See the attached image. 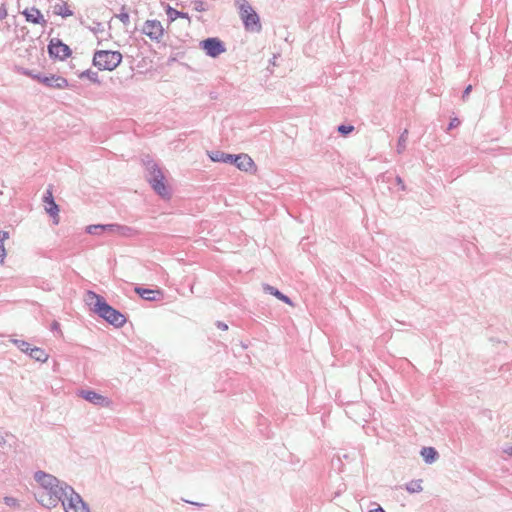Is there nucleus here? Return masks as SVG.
Segmentation results:
<instances>
[{"label": "nucleus", "instance_id": "obj_23", "mask_svg": "<svg viewBox=\"0 0 512 512\" xmlns=\"http://www.w3.org/2000/svg\"><path fill=\"white\" fill-rule=\"evenodd\" d=\"M136 293H138L142 298L146 300H154L152 296L155 291L143 288H135Z\"/></svg>", "mask_w": 512, "mask_h": 512}, {"label": "nucleus", "instance_id": "obj_14", "mask_svg": "<svg viewBox=\"0 0 512 512\" xmlns=\"http://www.w3.org/2000/svg\"><path fill=\"white\" fill-rule=\"evenodd\" d=\"M35 479L39 483L38 488L52 489L53 486L59 485V481L57 480V478L41 471L35 474Z\"/></svg>", "mask_w": 512, "mask_h": 512}, {"label": "nucleus", "instance_id": "obj_5", "mask_svg": "<svg viewBox=\"0 0 512 512\" xmlns=\"http://www.w3.org/2000/svg\"><path fill=\"white\" fill-rule=\"evenodd\" d=\"M64 494V490L61 486H53L52 489L49 488H38L35 492V496L37 501L47 508H52L57 506L58 502L61 500L62 495Z\"/></svg>", "mask_w": 512, "mask_h": 512}, {"label": "nucleus", "instance_id": "obj_27", "mask_svg": "<svg viewBox=\"0 0 512 512\" xmlns=\"http://www.w3.org/2000/svg\"><path fill=\"white\" fill-rule=\"evenodd\" d=\"M194 9L198 12L206 11V4L203 1H194Z\"/></svg>", "mask_w": 512, "mask_h": 512}, {"label": "nucleus", "instance_id": "obj_17", "mask_svg": "<svg viewBox=\"0 0 512 512\" xmlns=\"http://www.w3.org/2000/svg\"><path fill=\"white\" fill-rule=\"evenodd\" d=\"M53 12L56 15L62 16L64 18L70 17L73 15V11L70 9L69 5L65 2L56 4L53 7Z\"/></svg>", "mask_w": 512, "mask_h": 512}, {"label": "nucleus", "instance_id": "obj_34", "mask_svg": "<svg viewBox=\"0 0 512 512\" xmlns=\"http://www.w3.org/2000/svg\"><path fill=\"white\" fill-rule=\"evenodd\" d=\"M369 512H385L381 507H378L376 509L370 510Z\"/></svg>", "mask_w": 512, "mask_h": 512}, {"label": "nucleus", "instance_id": "obj_29", "mask_svg": "<svg viewBox=\"0 0 512 512\" xmlns=\"http://www.w3.org/2000/svg\"><path fill=\"white\" fill-rule=\"evenodd\" d=\"M234 156L230 154H221V161L223 162H234Z\"/></svg>", "mask_w": 512, "mask_h": 512}, {"label": "nucleus", "instance_id": "obj_32", "mask_svg": "<svg viewBox=\"0 0 512 512\" xmlns=\"http://www.w3.org/2000/svg\"><path fill=\"white\" fill-rule=\"evenodd\" d=\"M504 452H505L507 455H509V456H511V457H512V445L507 446V447L504 449Z\"/></svg>", "mask_w": 512, "mask_h": 512}, {"label": "nucleus", "instance_id": "obj_20", "mask_svg": "<svg viewBox=\"0 0 512 512\" xmlns=\"http://www.w3.org/2000/svg\"><path fill=\"white\" fill-rule=\"evenodd\" d=\"M9 238L7 231H0V263H3L6 257V250L4 247V241Z\"/></svg>", "mask_w": 512, "mask_h": 512}, {"label": "nucleus", "instance_id": "obj_12", "mask_svg": "<svg viewBox=\"0 0 512 512\" xmlns=\"http://www.w3.org/2000/svg\"><path fill=\"white\" fill-rule=\"evenodd\" d=\"M80 396L93 404L106 406V407L111 404V402L107 398H105L104 396H102L94 391L82 390V391H80Z\"/></svg>", "mask_w": 512, "mask_h": 512}, {"label": "nucleus", "instance_id": "obj_2", "mask_svg": "<svg viewBox=\"0 0 512 512\" xmlns=\"http://www.w3.org/2000/svg\"><path fill=\"white\" fill-rule=\"evenodd\" d=\"M147 169L149 171L148 182L153 190L163 199H170L171 192L163 171L154 162H149Z\"/></svg>", "mask_w": 512, "mask_h": 512}, {"label": "nucleus", "instance_id": "obj_7", "mask_svg": "<svg viewBox=\"0 0 512 512\" xmlns=\"http://www.w3.org/2000/svg\"><path fill=\"white\" fill-rule=\"evenodd\" d=\"M24 73L25 75L50 88L66 89L69 86L68 80L62 76H58L55 74L45 76L41 74H34L31 71H25Z\"/></svg>", "mask_w": 512, "mask_h": 512}, {"label": "nucleus", "instance_id": "obj_18", "mask_svg": "<svg viewBox=\"0 0 512 512\" xmlns=\"http://www.w3.org/2000/svg\"><path fill=\"white\" fill-rule=\"evenodd\" d=\"M421 456L427 463H432L437 459L438 453L433 447H424L421 450Z\"/></svg>", "mask_w": 512, "mask_h": 512}, {"label": "nucleus", "instance_id": "obj_10", "mask_svg": "<svg viewBox=\"0 0 512 512\" xmlns=\"http://www.w3.org/2000/svg\"><path fill=\"white\" fill-rule=\"evenodd\" d=\"M48 51L51 57H55L60 60H64L71 55V49L69 46L57 38L51 39Z\"/></svg>", "mask_w": 512, "mask_h": 512}, {"label": "nucleus", "instance_id": "obj_31", "mask_svg": "<svg viewBox=\"0 0 512 512\" xmlns=\"http://www.w3.org/2000/svg\"><path fill=\"white\" fill-rule=\"evenodd\" d=\"M210 158H211L214 162L221 161V154H220V153H216L215 155H210Z\"/></svg>", "mask_w": 512, "mask_h": 512}, {"label": "nucleus", "instance_id": "obj_8", "mask_svg": "<svg viewBox=\"0 0 512 512\" xmlns=\"http://www.w3.org/2000/svg\"><path fill=\"white\" fill-rule=\"evenodd\" d=\"M65 512H89L88 507L83 502L81 497L74 493L72 490L70 495L62 500Z\"/></svg>", "mask_w": 512, "mask_h": 512}, {"label": "nucleus", "instance_id": "obj_28", "mask_svg": "<svg viewBox=\"0 0 512 512\" xmlns=\"http://www.w3.org/2000/svg\"><path fill=\"white\" fill-rule=\"evenodd\" d=\"M354 130L353 126H345L341 125L338 127V131L342 133L343 135H347L348 133L352 132Z\"/></svg>", "mask_w": 512, "mask_h": 512}, {"label": "nucleus", "instance_id": "obj_25", "mask_svg": "<svg viewBox=\"0 0 512 512\" xmlns=\"http://www.w3.org/2000/svg\"><path fill=\"white\" fill-rule=\"evenodd\" d=\"M111 227L112 226L90 225L87 227V232L90 234H96L98 230H104Z\"/></svg>", "mask_w": 512, "mask_h": 512}, {"label": "nucleus", "instance_id": "obj_35", "mask_svg": "<svg viewBox=\"0 0 512 512\" xmlns=\"http://www.w3.org/2000/svg\"><path fill=\"white\" fill-rule=\"evenodd\" d=\"M455 122H456V120H454V121H452V122L450 123V128H452V127H454V126H456V125H457V123H455Z\"/></svg>", "mask_w": 512, "mask_h": 512}, {"label": "nucleus", "instance_id": "obj_13", "mask_svg": "<svg viewBox=\"0 0 512 512\" xmlns=\"http://www.w3.org/2000/svg\"><path fill=\"white\" fill-rule=\"evenodd\" d=\"M22 14L25 16V19L27 22L33 23V24H40L42 26L46 25V20L44 19V16L35 7L26 8Z\"/></svg>", "mask_w": 512, "mask_h": 512}, {"label": "nucleus", "instance_id": "obj_3", "mask_svg": "<svg viewBox=\"0 0 512 512\" xmlns=\"http://www.w3.org/2000/svg\"><path fill=\"white\" fill-rule=\"evenodd\" d=\"M122 62V54L114 50H99L94 53L93 65L101 71H113Z\"/></svg>", "mask_w": 512, "mask_h": 512}, {"label": "nucleus", "instance_id": "obj_36", "mask_svg": "<svg viewBox=\"0 0 512 512\" xmlns=\"http://www.w3.org/2000/svg\"><path fill=\"white\" fill-rule=\"evenodd\" d=\"M397 182H398V184H403V181L400 177H397Z\"/></svg>", "mask_w": 512, "mask_h": 512}, {"label": "nucleus", "instance_id": "obj_33", "mask_svg": "<svg viewBox=\"0 0 512 512\" xmlns=\"http://www.w3.org/2000/svg\"><path fill=\"white\" fill-rule=\"evenodd\" d=\"M471 90H472V86L471 85L467 86L465 91H464V97L468 96L469 93L471 92Z\"/></svg>", "mask_w": 512, "mask_h": 512}, {"label": "nucleus", "instance_id": "obj_19", "mask_svg": "<svg viewBox=\"0 0 512 512\" xmlns=\"http://www.w3.org/2000/svg\"><path fill=\"white\" fill-rule=\"evenodd\" d=\"M29 355L40 362H46L48 360V354L43 349L38 347L30 349Z\"/></svg>", "mask_w": 512, "mask_h": 512}, {"label": "nucleus", "instance_id": "obj_16", "mask_svg": "<svg viewBox=\"0 0 512 512\" xmlns=\"http://www.w3.org/2000/svg\"><path fill=\"white\" fill-rule=\"evenodd\" d=\"M165 11L170 23L176 21L178 18L186 19L190 23V16L188 13L178 11L172 8L170 5H166Z\"/></svg>", "mask_w": 512, "mask_h": 512}, {"label": "nucleus", "instance_id": "obj_22", "mask_svg": "<svg viewBox=\"0 0 512 512\" xmlns=\"http://www.w3.org/2000/svg\"><path fill=\"white\" fill-rule=\"evenodd\" d=\"M266 290L269 291L275 297H277L279 300H281L289 305H292L291 300L287 296L282 294L279 290L275 289L274 287L268 286L266 288Z\"/></svg>", "mask_w": 512, "mask_h": 512}, {"label": "nucleus", "instance_id": "obj_6", "mask_svg": "<svg viewBox=\"0 0 512 512\" xmlns=\"http://www.w3.org/2000/svg\"><path fill=\"white\" fill-rule=\"evenodd\" d=\"M141 32L154 43H161L166 35L163 24L156 19L146 20L142 25Z\"/></svg>", "mask_w": 512, "mask_h": 512}, {"label": "nucleus", "instance_id": "obj_9", "mask_svg": "<svg viewBox=\"0 0 512 512\" xmlns=\"http://www.w3.org/2000/svg\"><path fill=\"white\" fill-rule=\"evenodd\" d=\"M201 48L210 57H217L225 52L223 42L218 38H208L200 42Z\"/></svg>", "mask_w": 512, "mask_h": 512}, {"label": "nucleus", "instance_id": "obj_30", "mask_svg": "<svg viewBox=\"0 0 512 512\" xmlns=\"http://www.w3.org/2000/svg\"><path fill=\"white\" fill-rule=\"evenodd\" d=\"M7 15V11L4 3L0 0V18H4Z\"/></svg>", "mask_w": 512, "mask_h": 512}, {"label": "nucleus", "instance_id": "obj_26", "mask_svg": "<svg viewBox=\"0 0 512 512\" xmlns=\"http://www.w3.org/2000/svg\"><path fill=\"white\" fill-rule=\"evenodd\" d=\"M15 344H17L18 347L20 348V350L23 351V352H29L30 353V349H32L30 347V344L25 342V341H18V340H16Z\"/></svg>", "mask_w": 512, "mask_h": 512}, {"label": "nucleus", "instance_id": "obj_1", "mask_svg": "<svg viewBox=\"0 0 512 512\" xmlns=\"http://www.w3.org/2000/svg\"><path fill=\"white\" fill-rule=\"evenodd\" d=\"M85 300L96 314L111 325L122 327L126 323V317L111 307L102 296L95 292L88 291Z\"/></svg>", "mask_w": 512, "mask_h": 512}, {"label": "nucleus", "instance_id": "obj_4", "mask_svg": "<svg viewBox=\"0 0 512 512\" xmlns=\"http://www.w3.org/2000/svg\"><path fill=\"white\" fill-rule=\"evenodd\" d=\"M240 18L245 29L251 32H260L262 26L258 14L246 0H238Z\"/></svg>", "mask_w": 512, "mask_h": 512}, {"label": "nucleus", "instance_id": "obj_11", "mask_svg": "<svg viewBox=\"0 0 512 512\" xmlns=\"http://www.w3.org/2000/svg\"><path fill=\"white\" fill-rule=\"evenodd\" d=\"M44 207L45 211L53 218L54 224L59 223V208L53 199V194L51 190H47L44 196Z\"/></svg>", "mask_w": 512, "mask_h": 512}, {"label": "nucleus", "instance_id": "obj_24", "mask_svg": "<svg viewBox=\"0 0 512 512\" xmlns=\"http://www.w3.org/2000/svg\"><path fill=\"white\" fill-rule=\"evenodd\" d=\"M116 17L123 23V24H128L129 21H130V16L128 14L127 11H125L124 9L116 15Z\"/></svg>", "mask_w": 512, "mask_h": 512}, {"label": "nucleus", "instance_id": "obj_15", "mask_svg": "<svg viewBox=\"0 0 512 512\" xmlns=\"http://www.w3.org/2000/svg\"><path fill=\"white\" fill-rule=\"evenodd\" d=\"M234 163L237 165V167L240 170H243L246 172L252 170V168L254 167V162H253L252 158L246 154L236 156L234 158Z\"/></svg>", "mask_w": 512, "mask_h": 512}, {"label": "nucleus", "instance_id": "obj_21", "mask_svg": "<svg viewBox=\"0 0 512 512\" xmlns=\"http://www.w3.org/2000/svg\"><path fill=\"white\" fill-rule=\"evenodd\" d=\"M422 480H412L406 485V490L409 493H418L422 491Z\"/></svg>", "mask_w": 512, "mask_h": 512}]
</instances>
